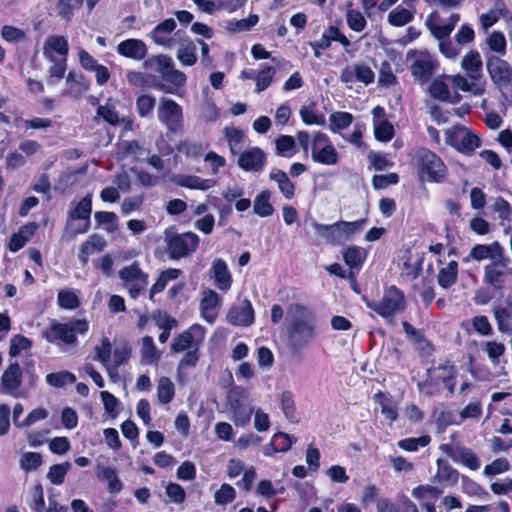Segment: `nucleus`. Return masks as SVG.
I'll use <instances>...</instances> for the list:
<instances>
[{
    "mask_svg": "<svg viewBox=\"0 0 512 512\" xmlns=\"http://www.w3.org/2000/svg\"><path fill=\"white\" fill-rule=\"evenodd\" d=\"M22 384V369L17 362L10 363L0 381V393L14 398L20 397L19 388Z\"/></svg>",
    "mask_w": 512,
    "mask_h": 512,
    "instance_id": "21",
    "label": "nucleus"
},
{
    "mask_svg": "<svg viewBox=\"0 0 512 512\" xmlns=\"http://www.w3.org/2000/svg\"><path fill=\"white\" fill-rule=\"evenodd\" d=\"M211 277L214 279L215 286L221 291H228L232 286V275L226 262L222 259L213 261L210 268Z\"/></svg>",
    "mask_w": 512,
    "mask_h": 512,
    "instance_id": "31",
    "label": "nucleus"
},
{
    "mask_svg": "<svg viewBox=\"0 0 512 512\" xmlns=\"http://www.w3.org/2000/svg\"><path fill=\"white\" fill-rule=\"evenodd\" d=\"M459 479V473L447 461L443 459L437 460V471L432 480L434 483L444 487L454 486Z\"/></svg>",
    "mask_w": 512,
    "mask_h": 512,
    "instance_id": "32",
    "label": "nucleus"
},
{
    "mask_svg": "<svg viewBox=\"0 0 512 512\" xmlns=\"http://www.w3.org/2000/svg\"><path fill=\"white\" fill-rule=\"evenodd\" d=\"M37 229L38 224L35 222H30L20 227L19 230L11 236L8 243V249L11 252H17L22 249L34 236Z\"/></svg>",
    "mask_w": 512,
    "mask_h": 512,
    "instance_id": "33",
    "label": "nucleus"
},
{
    "mask_svg": "<svg viewBox=\"0 0 512 512\" xmlns=\"http://www.w3.org/2000/svg\"><path fill=\"white\" fill-rule=\"evenodd\" d=\"M175 395V386L168 377H161L157 385V398L161 404H168Z\"/></svg>",
    "mask_w": 512,
    "mask_h": 512,
    "instance_id": "55",
    "label": "nucleus"
},
{
    "mask_svg": "<svg viewBox=\"0 0 512 512\" xmlns=\"http://www.w3.org/2000/svg\"><path fill=\"white\" fill-rule=\"evenodd\" d=\"M445 141L448 145L467 155L472 154L481 144L478 135L462 125H455L447 129Z\"/></svg>",
    "mask_w": 512,
    "mask_h": 512,
    "instance_id": "11",
    "label": "nucleus"
},
{
    "mask_svg": "<svg viewBox=\"0 0 512 512\" xmlns=\"http://www.w3.org/2000/svg\"><path fill=\"white\" fill-rule=\"evenodd\" d=\"M222 306V297L214 290L207 288L201 292L199 304L200 315L203 320L209 324H213Z\"/></svg>",
    "mask_w": 512,
    "mask_h": 512,
    "instance_id": "18",
    "label": "nucleus"
},
{
    "mask_svg": "<svg viewBox=\"0 0 512 512\" xmlns=\"http://www.w3.org/2000/svg\"><path fill=\"white\" fill-rule=\"evenodd\" d=\"M58 304L61 308L74 310L79 307L80 301L78 295L72 289H63L58 292Z\"/></svg>",
    "mask_w": 512,
    "mask_h": 512,
    "instance_id": "59",
    "label": "nucleus"
},
{
    "mask_svg": "<svg viewBox=\"0 0 512 512\" xmlns=\"http://www.w3.org/2000/svg\"><path fill=\"white\" fill-rule=\"evenodd\" d=\"M504 254H506L504 247L498 241H494L490 244L475 245L470 250L468 257L464 261L468 262L469 258H471L476 261L490 259L491 262H494Z\"/></svg>",
    "mask_w": 512,
    "mask_h": 512,
    "instance_id": "29",
    "label": "nucleus"
},
{
    "mask_svg": "<svg viewBox=\"0 0 512 512\" xmlns=\"http://www.w3.org/2000/svg\"><path fill=\"white\" fill-rule=\"evenodd\" d=\"M180 43L177 50V59L183 66H193L197 62V47L189 37L182 36L181 40H177Z\"/></svg>",
    "mask_w": 512,
    "mask_h": 512,
    "instance_id": "35",
    "label": "nucleus"
},
{
    "mask_svg": "<svg viewBox=\"0 0 512 512\" xmlns=\"http://www.w3.org/2000/svg\"><path fill=\"white\" fill-rule=\"evenodd\" d=\"M157 117L159 122L166 127L167 133L176 134L184 127L183 108L171 98H160Z\"/></svg>",
    "mask_w": 512,
    "mask_h": 512,
    "instance_id": "9",
    "label": "nucleus"
},
{
    "mask_svg": "<svg viewBox=\"0 0 512 512\" xmlns=\"http://www.w3.org/2000/svg\"><path fill=\"white\" fill-rule=\"evenodd\" d=\"M449 79L453 86L461 91L472 92L474 95H481L484 91L480 80H471L459 74L449 76Z\"/></svg>",
    "mask_w": 512,
    "mask_h": 512,
    "instance_id": "42",
    "label": "nucleus"
},
{
    "mask_svg": "<svg viewBox=\"0 0 512 512\" xmlns=\"http://www.w3.org/2000/svg\"><path fill=\"white\" fill-rule=\"evenodd\" d=\"M275 74L276 69L272 66H265L260 71H258L255 79V92L261 93L262 91L266 90L273 82Z\"/></svg>",
    "mask_w": 512,
    "mask_h": 512,
    "instance_id": "58",
    "label": "nucleus"
},
{
    "mask_svg": "<svg viewBox=\"0 0 512 512\" xmlns=\"http://www.w3.org/2000/svg\"><path fill=\"white\" fill-rule=\"evenodd\" d=\"M487 71L494 83L507 85L512 81V68L499 56H490L486 61Z\"/></svg>",
    "mask_w": 512,
    "mask_h": 512,
    "instance_id": "24",
    "label": "nucleus"
},
{
    "mask_svg": "<svg viewBox=\"0 0 512 512\" xmlns=\"http://www.w3.org/2000/svg\"><path fill=\"white\" fill-rule=\"evenodd\" d=\"M117 52L126 58L142 60L147 55V46L141 39L130 38L117 45Z\"/></svg>",
    "mask_w": 512,
    "mask_h": 512,
    "instance_id": "30",
    "label": "nucleus"
},
{
    "mask_svg": "<svg viewBox=\"0 0 512 512\" xmlns=\"http://www.w3.org/2000/svg\"><path fill=\"white\" fill-rule=\"evenodd\" d=\"M460 19L461 16L459 13H452L448 19L443 22L440 15L437 12H433L428 15L425 21V25L430 33L439 41V51L448 59H455L460 54V49L449 39L450 34Z\"/></svg>",
    "mask_w": 512,
    "mask_h": 512,
    "instance_id": "3",
    "label": "nucleus"
},
{
    "mask_svg": "<svg viewBox=\"0 0 512 512\" xmlns=\"http://www.w3.org/2000/svg\"><path fill=\"white\" fill-rule=\"evenodd\" d=\"M295 442L296 438L286 433L278 432L271 439V449L274 452H287Z\"/></svg>",
    "mask_w": 512,
    "mask_h": 512,
    "instance_id": "63",
    "label": "nucleus"
},
{
    "mask_svg": "<svg viewBox=\"0 0 512 512\" xmlns=\"http://www.w3.org/2000/svg\"><path fill=\"white\" fill-rule=\"evenodd\" d=\"M92 212V194L83 197L69 213V221L83 220L84 223L73 230V236L88 231Z\"/></svg>",
    "mask_w": 512,
    "mask_h": 512,
    "instance_id": "25",
    "label": "nucleus"
},
{
    "mask_svg": "<svg viewBox=\"0 0 512 512\" xmlns=\"http://www.w3.org/2000/svg\"><path fill=\"white\" fill-rule=\"evenodd\" d=\"M230 419L236 426L245 427L250 423L254 409L249 394L242 388L235 387L228 394Z\"/></svg>",
    "mask_w": 512,
    "mask_h": 512,
    "instance_id": "8",
    "label": "nucleus"
},
{
    "mask_svg": "<svg viewBox=\"0 0 512 512\" xmlns=\"http://www.w3.org/2000/svg\"><path fill=\"white\" fill-rule=\"evenodd\" d=\"M482 59L477 50H470L462 59L461 67L471 80H481Z\"/></svg>",
    "mask_w": 512,
    "mask_h": 512,
    "instance_id": "34",
    "label": "nucleus"
},
{
    "mask_svg": "<svg viewBox=\"0 0 512 512\" xmlns=\"http://www.w3.org/2000/svg\"><path fill=\"white\" fill-rule=\"evenodd\" d=\"M269 178L277 183L280 192L286 199L290 200L294 198L295 185L283 170L272 169Z\"/></svg>",
    "mask_w": 512,
    "mask_h": 512,
    "instance_id": "36",
    "label": "nucleus"
},
{
    "mask_svg": "<svg viewBox=\"0 0 512 512\" xmlns=\"http://www.w3.org/2000/svg\"><path fill=\"white\" fill-rule=\"evenodd\" d=\"M141 360L147 365L157 364L161 358V352L156 348L151 336H144L141 340Z\"/></svg>",
    "mask_w": 512,
    "mask_h": 512,
    "instance_id": "40",
    "label": "nucleus"
},
{
    "mask_svg": "<svg viewBox=\"0 0 512 512\" xmlns=\"http://www.w3.org/2000/svg\"><path fill=\"white\" fill-rule=\"evenodd\" d=\"M440 449L454 462L460 463L471 470H477L480 467L477 455L467 447L442 444Z\"/></svg>",
    "mask_w": 512,
    "mask_h": 512,
    "instance_id": "23",
    "label": "nucleus"
},
{
    "mask_svg": "<svg viewBox=\"0 0 512 512\" xmlns=\"http://www.w3.org/2000/svg\"><path fill=\"white\" fill-rule=\"evenodd\" d=\"M367 223L366 219L355 221H338L333 224H321L312 221L311 226L315 232L330 245L336 246L350 239L354 234L360 233Z\"/></svg>",
    "mask_w": 512,
    "mask_h": 512,
    "instance_id": "4",
    "label": "nucleus"
},
{
    "mask_svg": "<svg viewBox=\"0 0 512 512\" xmlns=\"http://www.w3.org/2000/svg\"><path fill=\"white\" fill-rule=\"evenodd\" d=\"M228 323L234 326L248 327L254 323V309L248 299H243L234 304L226 314Z\"/></svg>",
    "mask_w": 512,
    "mask_h": 512,
    "instance_id": "19",
    "label": "nucleus"
},
{
    "mask_svg": "<svg viewBox=\"0 0 512 512\" xmlns=\"http://www.w3.org/2000/svg\"><path fill=\"white\" fill-rule=\"evenodd\" d=\"M166 252L171 260L186 258L194 253L200 242V238L193 232L165 233Z\"/></svg>",
    "mask_w": 512,
    "mask_h": 512,
    "instance_id": "6",
    "label": "nucleus"
},
{
    "mask_svg": "<svg viewBox=\"0 0 512 512\" xmlns=\"http://www.w3.org/2000/svg\"><path fill=\"white\" fill-rule=\"evenodd\" d=\"M343 259L350 269L359 270L364 264L367 253L365 249L359 246H349L342 251Z\"/></svg>",
    "mask_w": 512,
    "mask_h": 512,
    "instance_id": "39",
    "label": "nucleus"
},
{
    "mask_svg": "<svg viewBox=\"0 0 512 512\" xmlns=\"http://www.w3.org/2000/svg\"><path fill=\"white\" fill-rule=\"evenodd\" d=\"M83 3V0H58L56 9L57 14L62 19L67 21L71 20L74 11L79 9Z\"/></svg>",
    "mask_w": 512,
    "mask_h": 512,
    "instance_id": "60",
    "label": "nucleus"
},
{
    "mask_svg": "<svg viewBox=\"0 0 512 512\" xmlns=\"http://www.w3.org/2000/svg\"><path fill=\"white\" fill-rule=\"evenodd\" d=\"M407 59L411 61L410 70L415 79L427 81L436 71L438 62L428 50H409Z\"/></svg>",
    "mask_w": 512,
    "mask_h": 512,
    "instance_id": "12",
    "label": "nucleus"
},
{
    "mask_svg": "<svg viewBox=\"0 0 512 512\" xmlns=\"http://www.w3.org/2000/svg\"><path fill=\"white\" fill-rule=\"evenodd\" d=\"M178 184L182 187H186L189 189H197V190H208L216 185V181L214 179H204L199 176H182Z\"/></svg>",
    "mask_w": 512,
    "mask_h": 512,
    "instance_id": "50",
    "label": "nucleus"
},
{
    "mask_svg": "<svg viewBox=\"0 0 512 512\" xmlns=\"http://www.w3.org/2000/svg\"><path fill=\"white\" fill-rule=\"evenodd\" d=\"M89 330V322L86 319H71L62 323L52 321L50 326L43 330V338L51 343L63 347H76L78 345L77 335H85Z\"/></svg>",
    "mask_w": 512,
    "mask_h": 512,
    "instance_id": "2",
    "label": "nucleus"
},
{
    "mask_svg": "<svg viewBox=\"0 0 512 512\" xmlns=\"http://www.w3.org/2000/svg\"><path fill=\"white\" fill-rule=\"evenodd\" d=\"M493 314L497 323L498 330L501 333L512 332V311L505 307H495Z\"/></svg>",
    "mask_w": 512,
    "mask_h": 512,
    "instance_id": "53",
    "label": "nucleus"
},
{
    "mask_svg": "<svg viewBox=\"0 0 512 512\" xmlns=\"http://www.w3.org/2000/svg\"><path fill=\"white\" fill-rule=\"evenodd\" d=\"M146 69L158 72L164 82L158 83L155 87L164 93L182 96V90L186 85V75L175 68L171 57L160 54L147 59L144 62Z\"/></svg>",
    "mask_w": 512,
    "mask_h": 512,
    "instance_id": "1",
    "label": "nucleus"
},
{
    "mask_svg": "<svg viewBox=\"0 0 512 512\" xmlns=\"http://www.w3.org/2000/svg\"><path fill=\"white\" fill-rule=\"evenodd\" d=\"M484 351L487 353L488 359L493 365L500 363V358L504 355L506 347L502 342L495 340L487 341L484 344Z\"/></svg>",
    "mask_w": 512,
    "mask_h": 512,
    "instance_id": "64",
    "label": "nucleus"
},
{
    "mask_svg": "<svg viewBox=\"0 0 512 512\" xmlns=\"http://www.w3.org/2000/svg\"><path fill=\"white\" fill-rule=\"evenodd\" d=\"M345 18L348 27L355 32L360 33L367 26V20L359 10L348 9Z\"/></svg>",
    "mask_w": 512,
    "mask_h": 512,
    "instance_id": "61",
    "label": "nucleus"
},
{
    "mask_svg": "<svg viewBox=\"0 0 512 512\" xmlns=\"http://www.w3.org/2000/svg\"><path fill=\"white\" fill-rule=\"evenodd\" d=\"M291 317L290 340L294 347L301 348L314 338V321L311 313L299 304L289 309Z\"/></svg>",
    "mask_w": 512,
    "mask_h": 512,
    "instance_id": "5",
    "label": "nucleus"
},
{
    "mask_svg": "<svg viewBox=\"0 0 512 512\" xmlns=\"http://www.w3.org/2000/svg\"><path fill=\"white\" fill-rule=\"evenodd\" d=\"M276 154L291 158L296 153V142L292 136L281 135L275 140Z\"/></svg>",
    "mask_w": 512,
    "mask_h": 512,
    "instance_id": "54",
    "label": "nucleus"
},
{
    "mask_svg": "<svg viewBox=\"0 0 512 512\" xmlns=\"http://www.w3.org/2000/svg\"><path fill=\"white\" fill-rule=\"evenodd\" d=\"M206 329L200 324H193L189 329L177 335L172 343L171 350L174 353L200 349L204 342Z\"/></svg>",
    "mask_w": 512,
    "mask_h": 512,
    "instance_id": "16",
    "label": "nucleus"
},
{
    "mask_svg": "<svg viewBox=\"0 0 512 512\" xmlns=\"http://www.w3.org/2000/svg\"><path fill=\"white\" fill-rule=\"evenodd\" d=\"M415 11L398 6L391 10L387 16L388 23L395 27H402L414 19Z\"/></svg>",
    "mask_w": 512,
    "mask_h": 512,
    "instance_id": "49",
    "label": "nucleus"
},
{
    "mask_svg": "<svg viewBox=\"0 0 512 512\" xmlns=\"http://www.w3.org/2000/svg\"><path fill=\"white\" fill-rule=\"evenodd\" d=\"M97 476L99 480L107 482L108 491L111 494L119 493L122 490V482L115 469L106 466H98Z\"/></svg>",
    "mask_w": 512,
    "mask_h": 512,
    "instance_id": "44",
    "label": "nucleus"
},
{
    "mask_svg": "<svg viewBox=\"0 0 512 512\" xmlns=\"http://www.w3.org/2000/svg\"><path fill=\"white\" fill-rule=\"evenodd\" d=\"M366 304L378 315L388 319L404 309L405 297L396 286H390L385 289L380 301H367Z\"/></svg>",
    "mask_w": 512,
    "mask_h": 512,
    "instance_id": "10",
    "label": "nucleus"
},
{
    "mask_svg": "<svg viewBox=\"0 0 512 512\" xmlns=\"http://www.w3.org/2000/svg\"><path fill=\"white\" fill-rule=\"evenodd\" d=\"M266 153L259 147H251L239 154L237 164L246 172L258 173L266 166Z\"/></svg>",
    "mask_w": 512,
    "mask_h": 512,
    "instance_id": "20",
    "label": "nucleus"
},
{
    "mask_svg": "<svg viewBox=\"0 0 512 512\" xmlns=\"http://www.w3.org/2000/svg\"><path fill=\"white\" fill-rule=\"evenodd\" d=\"M428 374H432L436 381L442 382L450 395L454 394L458 369L451 361H445L436 368L429 369Z\"/></svg>",
    "mask_w": 512,
    "mask_h": 512,
    "instance_id": "27",
    "label": "nucleus"
},
{
    "mask_svg": "<svg viewBox=\"0 0 512 512\" xmlns=\"http://www.w3.org/2000/svg\"><path fill=\"white\" fill-rule=\"evenodd\" d=\"M181 275L182 271L176 268H169L162 271L150 289V298L153 299L154 295L162 292L170 281L176 280Z\"/></svg>",
    "mask_w": 512,
    "mask_h": 512,
    "instance_id": "46",
    "label": "nucleus"
},
{
    "mask_svg": "<svg viewBox=\"0 0 512 512\" xmlns=\"http://www.w3.org/2000/svg\"><path fill=\"white\" fill-rule=\"evenodd\" d=\"M118 155L121 159L139 161L145 155V149L138 141H122L118 145Z\"/></svg>",
    "mask_w": 512,
    "mask_h": 512,
    "instance_id": "38",
    "label": "nucleus"
},
{
    "mask_svg": "<svg viewBox=\"0 0 512 512\" xmlns=\"http://www.w3.org/2000/svg\"><path fill=\"white\" fill-rule=\"evenodd\" d=\"M430 95L440 101L456 102L459 100V95H451L448 85L442 79H435L429 86Z\"/></svg>",
    "mask_w": 512,
    "mask_h": 512,
    "instance_id": "45",
    "label": "nucleus"
},
{
    "mask_svg": "<svg viewBox=\"0 0 512 512\" xmlns=\"http://www.w3.org/2000/svg\"><path fill=\"white\" fill-rule=\"evenodd\" d=\"M489 49L501 56L506 54L507 42L504 34L500 31H493L486 38Z\"/></svg>",
    "mask_w": 512,
    "mask_h": 512,
    "instance_id": "62",
    "label": "nucleus"
},
{
    "mask_svg": "<svg viewBox=\"0 0 512 512\" xmlns=\"http://www.w3.org/2000/svg\"><path fill=\"white\" fill-rule=\"evenodd\" d=\"M271 192L263 190L254 199V213L260 217H269L274 213V208L270 203Z\"/></svg>",
    "mask_w": 512,
    "mask_h": 512,
    "instance_id": "47",
    "label": "nucleus"
},
{
    "mask_svg": "<svg viewBox=\"0 0 512 512\" xmlns=\"http://www.w3.org/2000/svg\"><path fill=\"white\" fill-rule=\"evenodd\" d=\"M224 136L228 142L231 154H240L246 140L244 132L238 128L226 127L224 129Z\"/></svg>",
    "mask_w": 512,
    "mask_h": 512,
    "instance_id": "43",
    "label": "nucleus"
},
{
    "mask_svg": "<svg viewBox=\"0 0 512 512\" xmlns=\"http://www.w3.org/2000/svg\"><path fill=\"white\" fill-rule=\"evenodd\" d=\"M299 115L306 125L323 126L326 123L325 116L316 110V105L314 103L309 106L301 107Z\"/></svg>",
    "mask_w": 512,
    "mask_h": 512,
    "instance_id": "51",
    "label": "nucleus"
},
{
    "mask_svg": "<svg viewBox=\"0 0 512 512\" xmlns=\"http://www.w3.org/2000/svg\"><path fill=\"white\" fill-rule=\"evenodd\" d=\"M458 276V263L450 261L445 267L441 268L438 272V283L442 288H449L457 281Z\"/></svg>",
    "mask_w": 512,
    "mask_h": 512,
    "instance_id": "48",
    "label": "nucleus"
},
{
    "mask_svg": "<svg viewBox=\"0 0 512 512\" xmlns=\"http://www.w3.org/2000/svg\"><path fill=\"white\" fill-rule=\"evenodd\" d=\"M416 165L420 177L428 182L440 183L447 177V167L444 162L438 155L427 149L417 152Z\"/></svg>",
    "mask_w": 512,
    "mask_h": 512,
    "instance_id": "7",
    "label": "nucleus"
},
{
    "mask_svg": "<svg viewBox=\"0 0 512 512\" xmlns=\"http://www.w3.org/2000/svg\"><path fill=\"white\" fill-rule=\"evenodd\" d=\"M176 25V21L173 18L166 19L153 28L149 33V37L159 46L172 48L176 45L177 40H181L182 36H185V32L181 30L176 31L172 35Z\"/></svg>",
    "mask_w": 512,
    "mask_h": 512,
    "instance_id": "17",
    "label": "nucleus"
},
{
    "mask_svg": "<svg viewBox=\"0 0 512 512\" xmlns=\"http://www.w3.org/2000/svg\"><path fill=\"white\" fill-rule=\"evenodd\" d=\"M510 258L504 254L494 262L484 267L483 282L496 290L504 288L508 278L512 275V269L509 267Z\"/></svg>",
    "mask_w": 512,
    "mask_h": 512,
    "instance_id": "13",
    "label": "nucleus"
},
{
    "mask_svg": "<svg viewBox=\"0 0 512 512\" xmlns=\"http://www.w3.org/2000/svg\"><path fill=\"white\" fill-rule=\"evenodd\" d=\"M119 278L134 299L143 293L148 285V274L141 270L137 262L122 268L119 271Z\"/></svg>",
    "mask_w": 512,
    "mask_h": 512,
    "instance_id": "15",
    "label": "nucleus"
},
{
    "mask_svg": "<svg viewBox=\"0 0 512 512\" xmlns=\"http://www.w3.org/2000/svg\"><path fill=\"white\" fill-rule=\"evenodd\" d=\"M372 115L376 139L382 142L390 141L394 136V127L386 119L385 109L381 106H376L372 110Z\"/></svg>",
    "mask_w": 512,
    "mask_h": 512,
    "instance_id": "28",
    "label": "nucleus"
},
{
    "mask_svg": "<svg viewBox=\"0 0 512 512\" xmlns=\"http://www.w3.org/2000/svg\"><path fill=\"white\" fill-rule=\"evenodd\" d=\"M136 111L141 118L151 116L155 105L156 99L150 94H141L136 98Z\"/></svg>",
    "mask_w": 512,
    "mask_h": 512,
    "instance_id": "57",
    "label": "nucleus"
},
{
    "mask_svg": "<svg viewBox=\"0 0 512 512\" xmlns=\"http://www.w3.org/2000/svg\"><path fill=\"white\" fill-rule=\"evenodd\" d=\"M375 74L371 67L364 62H357L346 66L340 74L343 83H354L356 81L369 85L374 82Z\"/></svg>",
    "mask_w": 512,
    "mask_h": 512,
    "instance_id": "22",
    "label": "nucleus"
},
{
    "mask_svg": "<svg viewBox=\"0 0 512 512\" xmlns=\"http://www.w3.org/2000/svg\"><path fill=\"white\" fill-rule=\"evenodd\" d=\"M68 41L64 36L50 35L43 44V56L48 61L67 60Z\"/></svg>",
    "mask_w": 512,
    "mask_h": 512,
    "instance_id": "26",
    "label": "nucleus"
},
{
    "mask_svg": "<svg viewBox=\"0 0 512 512\" xmlns=\"http://www.w3.org/2000/svg\"><path fill=\"white\" fill-rule=\"evenodd\" d=\"M311 157L313 161L323 165H336L339 155L328 136L321 132L313 135Z\"/></svg>",
    "mask_w": 512,
    "mask_h": 512,
    "instance_id": "14",
    "label": "nucleus"
},
{
    "mask_svg": "<svg viewBox=\"0 0 512 512\" xmlns=\"http://www.w3.org/2000/svg\"><path fill=\"white\" fill-rule=\"evenodd\" d=\"M379 512H419L417 506L407 497H404L398 507L389 501L378 504Z\"/></svg>",
    "mask_w": 512,
    "mask_h": 512,
    "instance_id": "56",
    "label": "nucleus"
},
{
    "mask_svg": "<svg viewBox=\"0 0 512 512\" xmlns=\"http://www.w3.org/2000/svg\"><path fill=\"white\" fill-rule=\"evenodd\" d=\"M504 5L502 3H497L496 7L490 9L486 13H482L479 16V24L484 32H487L489 28L494 26L500 18L503 16Z\"/></svg>",
    "mask_w": 512,
    "mask_h": 512,
    "instance_id": "52",
    "label": "nucleus"
},
{
    "mask_svg": "<svg viewBox=\"0 0 512 512\" xmlns=\"http://www.w3.org/2000/svg\"><path fill=\"white\" fill-rule=\"evenodd\" d=\"M105 246L104 239L97 235H91L81 246L79 259L83 264H86L89 257L96 252L101 251Z\"/></svg>",
    "mask_w": 512,
    "mask_h": 512,
    "instance_id": "41",
    "label": "nucleus"
},
{
    "mask_svg": "<svg viewBox=\"0 0 512 512\" xmlns=\"http://www.w3.org/2000/svg\"><path fill=\"white\" fill-rule=\"evenodd\" d=\"M65 94L79 96L89 89L85 76L81 73L70 71L66 77Z\"/></svg>",
    "mask_w": 512,
    "mask_h": 512,
    "instance_id": "37",
    "label": "nucleus"
}]
</instances>
